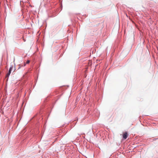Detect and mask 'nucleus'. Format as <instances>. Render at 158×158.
<instances>
[{"mask_svg":"<svg viewBox=\"0 0 158 158\" xmlns=\"http://www.w3.org/2000/svg\"><path fill=\"white\" fill-rule=\"evenodd\" d=\"M13 68V66H10V67L9 69L8 72L7 73V74H6V78H7V79L8 78V77L11 73V71L12 70Z\"/></svg>","mask_w":158,"mask_h":158,"instance_id":"f257e3e1","label":"nucleus"},{"mask_svg":"<svg viewBox=\"0 0 158 158\" xmlns=\"http://www.w3.org/2000/svg\"><path fill=\"white\" fill-rule=\"evenodd\" d=\"M128 136V134L127 132H125L123 135V138L124 139H126Z\"/></svg>","mask_w":158,"mask_h":158,"instance_id":"f03ea898","label":"nucleus"},{"mask_svg":"<svg viewBox=\"0 0 158 158\" xmlns=\"http://www.w3.org/2000/svg\"><path fill=\"white\" fill-rule=\"evenodd\" d=\"M23 66L22 65H21V64H19V69H20L21 67H22Z\"/></svg>","mask_w":158,"mask_h":158,"instance_id":"7ed1b4c3","label":"nucleus"},{"mask_svg":"<svg viewBox=\"0 0 158 158\" xmlns=\"http://www.w3.org/2000/svg\"><path fill=\"white\" fill-rule=\"evenodd\" d=\"M29 62H30V61H29V60H28L27 61V62H26V63H27V64H29Z\"/></svg>","mask_w":158,"mask_h":158,"instance_id":"20e7f679","label":"nucleus"},{"mask_svg":"<svg viewBox=\"0 0 158 158\" xmlns=\"http://www.w3.org/2000/svg\"><path fill=\"white\" fill-rule=\"evenodd\" d=\"M25 65H26V64H25V63H24V66H25Z\"/></svg>","mask_w":158,"mask_h":158,"instance_id":"39448f33","label":"nucleus"}]
</instances>
